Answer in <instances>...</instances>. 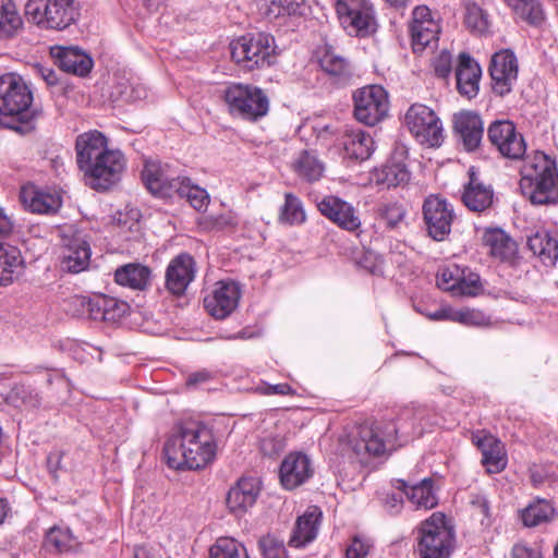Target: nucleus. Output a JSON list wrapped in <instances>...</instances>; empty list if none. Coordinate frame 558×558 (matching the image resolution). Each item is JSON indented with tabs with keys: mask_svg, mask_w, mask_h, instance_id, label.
<instances>
[{
	"mask_svg": "<svg viewBox=\"0 0 558 558\" xmlns=\"http://www.w3.org/2000/svg\"><path fill=\"white\" fill-rule=\"evenodd\" d=\"M439 420L440 416L433 405L404 407L390 417L360 426L357 436L352 440V449L357 456L380 457L421 437L429 428L438 425Z\"/></svg>",
	"mask_w": 558,
	"mask_h": 558,
	"instance_id": "1",
	"label": "nucleus"
},
{
	"mask_svg": "<svg viewBox=\"0 0 558 558\" xmlns=\"http://www.w3.org/2000/svg\"><path fill=\"white\" fill-rule=\"evenodd\" d=\"M217 445L213 430L202 423L180 425L163 445L166 463L173 470H199L214 461Z\"/></svg>",
	"mask_w": 558,
	"mask_h": 558,
	"instance_id": "2",
	"label": "nucleus"
},
{
	"mask_svg": "<svg viewBox=\"0 0 558 558\" xmlns=\"http://www.w3.org/2000/svg\"><path fill=\"white\" fill-rule=\"evenodd\" d=\"M33 94L25 81L14 73L0 75V125L21 135L35 129Z\"/></svg>",
	"mask_w": 558,
	"mask_h": 558,
	"instance_id": "3",
	"label": "nucleus"
},
{
	"mask_svg": "<svg viewBox=\"0 0 558 558\" xmlns=\"http://www.w3.org/2000/svg\"><path fill=\"white\" fill-rule=\"evenodd\" d=\"M520 189L533 205L558 204L556 160L543 151H536L522 167Z\"/></svg>",
	"mask_w": 558,
	"mask_h": 558,
	"instance_id": "4",
	"label": "nucleus"
},
{
	"mask_svg": "<svg viewBox=\"0 0 558 558\" xmlns=\"http://www.w3.org/2000/svg\"><path fill=\"white\" fill-rule=\"evenodd\" d=\"M24 13L41 31L63 32L78 22L81 7L76 0H27Z\"/></svg>",
	"mask_w": 558,
	"mask_h": 558,
	"instance_id": "5",
	"label": "nucleus"
},
{
	"mask_svg": "<svg viewBox=\"0 0 558 558\" xmlns=\"http://www.w3.org/2000/svg\"><path fill=\"white\" fill-rule=\"evenodd\" d=\"M456 546V533L441 512H434L418 527L416 553L420 558H449Z\"/></svg>",
	"mask_w": 558,
	"mask_h": 558,
	"instance_id": "6",
	"label": "nucleus"
},
{
	"mask_svg": "<svg viewBox=\"0 0 558 558\" xmlns=\"http://www.w3.org/2000/svg\"><path fill=\"white\" fill-rule=\"evenodd\" d=\"M228 112L242 120L256 122L269 111V99L265 92L251 84L231 83L222 90Z\"/></svg>",
	"mask_w": 558,
	"mask_h": 558,
	"instance_id": "7",
	"label": "nucleus"
},
{
	"mask_svg": "<svg viewBox=\"0 0 558 558\" xmlns=\"http://www.w3.org/2000/svg\"><path fill=\"white\" fill-rule=\"evenodd\" d=\"M276 48L274 36L267 33L247 34L230 44L232 60L247 71L269 66Z\"/></svg>",
	"mask_w": 558,
	"mask_h": 558,
	"instance_id": "8",
	"label": "nucleus"
},
{
	"mask_svg": "<svg viewBox=\"0 0 558 558\" xmlns=\"http://www.w3.org/2000/svg\"><path fill=\"white\" fill-rule=\"evenodd\" d=\"M336 12L350 36L366 37L376 31L375 11L368 0H337Z\"/></svg>",
	"mask_w": 558,
	"mask_h": 558,
	"instance_id": "9",
	"label": "nucleus"
},
{
	"mask_svg": "<svg viewBox=\"0 0 558 558\" xmlns=\"http://www.w3.org/2000/svg\"><path fill=\"white\" fill-rule=\"evenodd\" d=\"M352 99L353 114L365 125L373 126L388 114V93L380 85L361 87L353 93Z\"/></svg>",
	"mask_w": 558,
	"mask_h": 558,
	"instance_id": "10",
	"label": "nucleus"
},
{
	"mask_svg": "<svg viewBox=\"0 0 558 558\" xmlns=\"http://www.w3.org/2000/svg\"><path fill=\"white\" fill-rule=\"evenodd\" d=\"M405 124L422 145L439 147L444 142L442 123L437 114L425 105H412L405 113Z\"/></svg>",
	"mask_w": 558,
	"mask_h": 558,
	"instance_id": "11",
	"label": "nucleus"
},
{
	"mask_svg": "<svg viewBox=\"0 0 558 558\" xmlns=\"http://www.w3.org/2000/svg\"><path fill=\"white\" fill-rule=\"evenodd\" d=\"M183 172L167 162L145 160L141 179L147 191L158 198H172L183 178Z\"/></svg>",
	"mask_w": 558,
	"mask_h": 558,
	"instance_id": "12",
	"label": "nucleus"
},
{
	"mask_svg": "<svg viewBox=\"0 0 558 558\" xmlns=\"http://www.w3.org/2000/svg\"><path fill=\"white\" fill-rule=\"evenodd\" d=\"M422 211L427 234L434 241H445L457 218L452 204L440 195H429L424 199Z\"/></svg>",
	"mask_w": 558,
	"mask_h": 558,
	"instance_id": "13",
	"label": "nucleus"
},
{
	"mask_svg": "<svg viewBox=\"0 0 558 558\" xmlns=\"http://www.w3.org/2000/svg\"><path fill=\"white\" fill-rule=\"evenodd\" d=\"M125 163L126 161L121 150L112 149L82 172L84 173L86 184L90 189L106 191L120 181Z\"/></svg>",
	"mask_w": 558,
	"mask_h": 558,
	"instance_id": "14",
	"label": "nucleus"
},
{
	"mask_svg": "<svg viewBox=\"0 0 558 558\" xmlns=\"http://www.w3.org/2000/svg\"><path fill=\"white\" fill-rule=\"evenodd\" d=\"M487 138L504 158L520 160L525 156V140L510 120L493 121L487 128Z\"/></svg>",
	"mask_w": 558,
	"mask_h": 558,
	"instance_id": "15",
	"label": "nucleus"
},
{
	"mask_svg": "<svg viewBox=\"0 0 558 558\" xmlns=\"http://www.w3.org/2000/svg\"><path fill=\"white\" fill-rule=\"evenodd\" d=\"M407 157L405 147H396L386 163L371 172V182L379 189L388 190L408 185L411 172L405 162Z\"/></svg>",
	"mask_w": 558,
	"mask_h": 558,
	"instance_id": "16",
	"label": "nucleus"
},
{
	"mask_svg": "<svg viewBox=\"0 0 558 558\" xmlns=\"http://www.w3.org/2000/svg\"><path fill=\"white\" fill-rule=\"evenodd\" d=\"M488 71L494 94L500 97L510 94L517 83L519 73L518 59L514 52L509 49L495 52Z\"/></svg>",
	"mask_w": 558,
	"mask_h": 558,
	"instance_id": "17",
	"label": "nucleus"
},
{
	"mask_svg": "<svg viewBox=\"0 0 558 558\" xmlns=\"http://www.w3.org/2000/svg\"><path fill=\"white\" fill-rule=\"evenodd\" d=\"M440 33L437 14L427 5H417L412 11L410 34L414 52H421L432 44H436Z\"/></svg>",
	"mask_w": 558,
	"mask_h": 558,
	"instance_id": "18",
	"label": "nucleus"
},
{
	"mask_svg": "<svg viewBox=\"0 0 558 558\" xmlns=\"http://www.w3.org/2000/svg\"><path fill=\"white\" fill-rule=\"evenodd\" d=\"M196 277V263L194 257L186 253H180L168 264L165 272V289L175 298L185 294L189 286Z\"/></svg>",
	"mask_w": 558,
	"mask_h": 558,
	"instance_id": "19",
	"label": "nucleus"
},
{
	"mask_svg": "<svg viewBox=\"0 0 558 558\" xmlns=\"http://www.w3.org/2000/svg\"><path fill=\"white\" fill-rule=\"evenodd\" d=\"M318 211L340 229L348 232H357L362 221L359 210L349 202L335 196H324L317 202Z\"/></svg>",
	"mask_w": 558,
	"mask_h": 558,
	"instance_id": "20",
	"label": "nucleus"
},
{
	"mask_svg": "<svg viewBox=\"0 0 558 558\" xmlns=\"http://www.w3.org/2000/svg\"><path fill=\"white\" fill-rule=\"evenodd\" d=\"M241 290L234 281H219L204 298V307L216 319H225L238 307Z\"/></svg>",
	"mask_w": 558,
	"mask_h": 558,
	"instance_id": "21",
	"label": "nucleus"
},
{
	"mask_svg": "<svg viewBox=\"0 0 558 558\" xmlns=\"http://www.w3.org/2000/svg\"><path fill=\"white\" fill-rule=\"evenodd\" d=\"M453 133L459 145L468 153L480 148L484 136V122L474 111H460L453 114Z\"/></svg>",
	"mask_w": 558,
	"mask_h": 558,
	"instance_id": "22",
	"label": "nucleus"
},
{
	"mask_svg": "<svg viewBox=\"0 0 558 558\" xmlns=\"http://www.w3.org/2000/svg\"><path fill=\"white\" fill-rule=\"evenodd\" d=\"M313 475L312 460L301 451L290 452L280 463L279 478L282 487L287 490L305 484Z\"/></svg>",
	"mask_w": 558,
	"mask_h": 558,
	"instance_id": "23",
	"label": "nucleus"
},
{
	"mask_svg": "<svg viewBox=\"0 0 558 558\" xmlns=\"http://www.w3.org/2000/svg\"><path fill=\"white\" fill-rule=\"evenodd\" d=\"M322 70L330 77L332 84L344 87L353 82L355 76L354 65L336 51L330 45H324L317 51Z\"/></svg>",
	"mask_w": 558,
	"mask_h": 558,
	"instance_id": "24",
	"label": "nucleus"
},
{
	"mask_svg": "<svg viewBox=\"0 0 558 558\" xmlns=\"http://www.w3.org/2000/svg\"><path fill=\"white\" fill-rule=\"evenodd\" d=\"M259 482L255 477H241L227 494V507L229 511L240 518L252 508L259 495Z\"/></svg>",
	"mask_w": 558,
	"mask_h": 558,
	"instance_id": "25",
	"label": "nucleus"
},
{
	"mask_svg": "<svg viewBox=\"0 0 558 558\" xmlns=\"http://www.w3.org/2000/svg\"><path fill=\"white\" fill-rule=\"evenodd\" d=\"M110 150L107 147L106 136L99 131H89L78 135L75 142L78 169L83 171L99 158L101 159Z\"/></svg>",
	"mask_w": 558,
	"mask_h": 558,
	"instance_id": "26",
	"label": "nucleus"
},
{
	"mask_svg": "<svg viewBox=\"0 0 558 558\" xmlns=\"http://www.w3.org/2000/svg\"><path fill=\"white\" fill-rule=\"evenodd\" d=\"M482 70L468 53H461L456 68V86L459 94L468 99L475 98L480 92Z\"/></svg>",
	"mask_w": 558,
	"mask_h": 558,
	"instance_id": "27",
	"label": "nucleus"
},
{
	"mask_svg": "<svg viewBox=\"0 0 558 558\" xmlns=\"http://www.w3.org/2000/svg\"><path fill=\"white\" fill-rule=\"evenodd\" d=\"M494 190L478 178L474 167L469 169V182L462 193L463 204L472 211L484 213L493 205Z\"/></svg>",
	"mask_w": 558,
	"mask_h": 558,
	"instance_id": "28",
	"label": "nucleus"
},
{
	"mask_svg": "<svg viewBox=\"0 0 558 558\" xmlns=\"http://www.w3.org/2000/svg\"><path fill=\"white\" fill-rule=\"evenodd\" d=\"M527 247L546 267L558 260V231L542 228L527 236Z\"/></svg>",
	"mask_w": 558,
	"mask_h": 558,
	"instance_id": "29",
	"label": "nucleus"
},
{
	"mask_svg": "<svg viewBox=\"0 0 558 558\" xmlns=\"http://www.w3.org/2000/svg\"><path fill=\"white\" fill-rule=\"evenodd\" d=\"M322 517L323 512L319 507H308L302 515L298 517L289 539V545L301 548L312 543L317 536Z\"/></svg>",
	"mask_w": 558,
	"mask_h": 558,
	"instance_id": "30",
	"label": "nucleus"
},
{
	"mask_svg": "<svg viewBox=\"0 0 558 558\" xmlns=\"http://www.w3.org/2000/svg\"><path fill=\"white\" fill-rule=\"evenodd\" d=\"M90 256L89 243L80 235L73 236L63 247L61 267L68 272L78 274L88 268Z\"/></svg>",
	"mask_w": 558,
	"mask_h": 558,
	"instance_id": "31",
	"label": "nucleus"
},
{
	"mask_svg": "<svg viewBox=\"0 0 558 558\" xmlns=\"http://www.w3.org/2000/svg\"><path fill=\"white\" fill-rule=\"evenodd\" d=\"M433 484L430 477H425L412 485L404 480H396L393 487L403 493L407 499L416 508L432 509L438 502Z\"/></svg>",
	"mask_w": 558,
	"mask_h": 558,
	"instance_id": "32",
	"label": "nucleus"
},
{
	"mask_svg": "<svg viewBox=\"0 0 558 558\" xmlns=\"http://www.w3.org/2000/svg\"><path fill=\"white\" fill-rule=\"evenodd\" d=\"M54 58L62 71L78 76L87 75L94 64L92 57L76 47H59Z\"/></svg>",
	"mask_w": 558,
	"mask_h": 558,
	"instance_id": "33",
	"label": "nucleus"
},
{
	"mask_svg": "<svg viewBox=\"0 0 558 558\" xmlns=\"http://www.w3.org/2000/svg\"><path fill=\"white\" fill-rule=\"evenodd\" d=\"M25 262L19 247L0 243V287L13 283L23 274Z\"/></svg>",
	"mask_w": 558,
	"mask_h": 558,
	"instance_id": "34",
	"label": "nucleus"
},
{
	"mask_svg": "<svg viewBox=\"0 0 558 558\" xmlns=\"http://www.w3.org/2000/svg\"><path fill=\"white\" fill-rule=\"evenodd\" d=\"M373 137L361 129L345 131L343 137L344 156L355 161L367 160L375 150Z\"/></svg>",
	"mask_w": 558,
	"mask_h": 558,
	"instance_id": "35",
	"label": "nucleus"
},
{
	"mask_svg": "<svg viewBox=\"0 0 558 558\" xmlns=\"http://www.w3.org/2000/svg\"><path fill=\"white\" fill-rule=\"evenodd\" d=\"M145 84L134 78L117 76L110 90V99L118 104H134L148 98Z\"/></svg>",
	"mask_w": 558,
	"mask_h": 558,
	"instance_id": "36",
	"label": "nucleus"
},
{
	"mask_svg": "<svg viewBox=\"0 0 558 558\" xmlns=\"http://www.w3.org/2000/svg\"><path fill=\"white\" fill-rule=\"evenodd\" d=\"M22 199L29 211L40 215L56 214L62 205L61 197L57 193L38 189L24 190Z\"/></svg>",
	"mask_w": 558,
	"mask_h": 558,
	"instance_id": "37",
	"label": "nucleus"
},
{
	"mask_svg": "<svg viewBox=\"0 0 558 558\" xmlns=\"http://www.w3.org/2000/svg\"><path fill=\"white\" fill-rule=\"evenodd\" d=\"M483 241L489 248L492 256L501 262L512 263L517 255V243L501 229H488L485 231Z\"/></svg>",
	"mask_w": 558,
	"mask_h": 558,
	"instance_id": "38",
	"label": "nucleus"
},
{
	"mask_svg": "<svg viewBox=\"0 0 558 558\" xmlns=\"http://www.w3.org/2000/svg\"><path fill=\"white\" fill-rule=\"evenodd\" d=\"M151 270L142 264L132 263L116 269L114 280L118 284L133 290H145L149 284Z\"/></svg>",
	"mask_w": 558,
	"mask_h": 558,
	"instance_id": "39",
	"label": "nucleus"
},
{
	"mask_svg": "<svg viewBox=\"0 0 558 558\" xmlns=\"http://www.w3.org/2000/svg\"><path fill=\"white\" fill-rule=\"evenodd\" d=\"M437 286L444 291L454 294L470 293V287L464 275V269L458 265L441 267L437 274Z\"/></svg>",
	"mask_w": 558,
	"mask_h": 558,
	"instance_id": "40",
	"label": "nucleus"
},
{
	"mask_svg": "<svg viewBox=\"0 0 558 558\" xmlns=\"http://www.w3.org/2000/svg\"><path fill=\"white\" fill-rule=\"evenodd\" d=\"M555 507L546 499L536 498L520 512L524 526L534 527L553 520Z\"/></svg>",
	"mask_w": 558,
	"mask_h": 558,
	"instance_id": "41",
	"label": "nucleus"
},
{
	"mask_svg": "<svg viewBox=\"0 0 558 558\" xmlns=\"http://www.w3.org/2000/svg\"><path fill=\"white\" fill-rule=\"evenodd\" d=\"M476 445L482 451V464L488 473H500L506 468L507 460L501 453L499 442L496 439L492 437L478 438Z\"/></svg>",
	"mask_w": 558,
	"mask_h": 558,
	"instance_id": "42",
	"label": "nucleus"
},
{
	"mask_svg": "<svg viewBox=\"0 0 558 558\" xmlns=\"http://www.w3.org/2000/svg\"><path fill=\"white\" fill-rule=\"evenodd\" d=\"M7 402L21 410H36L41 405L40 392L29 385H14L5 398Z\"/></svg>",
	"mask_w": 558,
	"mask_h": 558,
	"instance_id": "43",
	"label": "nucleus"
},
{
	"mask_svg": "<svg viewBox=\"0 0 558 558\" xmlns=\"http://www.w3.org/2000/svg\"><path fill=\"white\" fill-rule=\"evenodd\" d=\"M175 196L185 198L197 211L205 210L210 202L208 192L204 187L194 184L185 174H183L180 185L178 186Z\"/></svg>",
	"mask_w": 558,
	"mask_h": 558,
	"instance_id": "44",
	"label": "nucleus"
},
{
	"mask_svg": "<svg viewBox=\"0 0 558 558\" xmlns=\"http://www.w3.org/2000/svg\"><path fill=\"white\" fill-rule=\"evenodd\" d=\"M513 13L530 25L539 26L545 20L542 3L538 0H505Z\"/></svg>",
	"mask_w": 558,
	"mask_h": 558,
	"instance_id": "45",
	"label": "nucleus"
},
{
	"mask_svg": "<svg viewBox=\"0 0 558 558\" xmlns=\"http://www.w3.org/2000/svg\"><path fill=\"white\" fill-rule=\"evenodd\" d=\"M376 214L379 223L387 230H397L404 222L408 211L402 203L389 201L379 204Z\"/></svg>",
	"mask_w": 558,
	"mask_h": 558,
	"instance_id": "46",
	"label": "nucleus"
},
{
	"mask_svg": "<svg viewBox=\"0 0 558 558\" xmlns=\"http://www.w3.org/2000/svg\"><path fill=\"white\" fill-rule=\"evenodd\" d=\"M23 20L11 0H0V38H9L22 28Z\"/></svg>",
	"mask_w": 558,
	"mask_h": 558,
	"instance_id": "47",
	"label": "nucleus"
},
{
	"mask_svg": "<svg viewBox=\"0 0 558 558\" xmlns=\"http://www.w3.org/2000/svg\"><path fill=\"white\" fill-rule=\"evenodd\" d=\"M489 24V15L481 5L473 1L464 3V25L471 33L483 35L488 32Z\"/></svg>",
	"mask_w": 558,
	"mask_h": 558,
	"instance_id": "48",
	"label": "nucleus"
},
{
	"mask_svg": "<svg viewBox=\"0 0 558 558\" xmlns=\"http://www.w3.org/2000/svg\"><path fill=\"white\" fill-rule=\"evenodd\" d=\"M279 220L286 225L299 226L306 221L303 202L293 193L284 194V203L280 207Z\"/></svg>",
	"mask_w": 558,
	"mask_h": 558,
	"instance_id": "49",
	"label": "nucleus"
},
{
	"mask_svg": "<svg viewBox=\"0 0 558 558\" xmlns=\"http://www.w3.org/2000/svg\"><path fill=\"white\" fill-rule=\"evenodd\" d=\"M294 169L299 177L303 178L308 182L318 181L324 173V165L318 158L306 150L301 153L294 163Z\"/></svg>",
	"mask_w": 558,
	"mask_h": 558,
	"instance_id": "50",
	"label": "nucleus"
},
{
	"mask_svg": "<svg viewBox=\"0 0 558 558\" xmlns=\"http://www.w3.org/2000/svg\"><path fill=\"white\" fill-rule=\"evenodd\" d=\"M209 558H248L243 544L232 537H220L209 548Z\"/></svg>",
	"mask_w": 558,
	"mask_h": 558,
	"instance_id": "51",
	"label": "nucleus"
},
{
	"mask_svg": "<svg viewBox=\"0 0 558 558\" xmlns=\"http://www.w3.org/2000/svg\"><path fill=\"white\" fill-rule=\"evenodd\" d=\"M45 546L64 553L73 547V535L68 526L54 525L48 530L45 537Z\"/></svg>",
	"mask_w": 558,
	"mask_h": 558,
	"instance_id": "52",
	"label": "nucleus"
},
{
	"mask_svg": "<svg viewBox=\"0 0 558 558\" xmlns=\"http://www.w3.org/2000/svg\"><path fill=\"white\" fill-rule=\"evenodd\" d=\"M453 322L468 327H488L492 325L489 316L474 308H454Z\"/></svg>",
	"mask_w": 558,
	"mask_h": 558,
	"instance_id": "53",
	"label": "nucleus"
},
{
	"mask_svg": "<svg viewBox=\"0 0 558 558\" xmlns=\"http://www.w3.org/2000/svg\"><path fill=\"white\" fill-rule=\"evenodd\" d=\"M102 306V311H105V323L108 324L119 323L130 311V305L126 302L109 296H105Z\"/></svg>",
	"mask_w": 558,
	"mask_h": 558,
	"instance_id": "54",
	"label": "nucleus"
},
{
	"mask_svg": "<svg viewBox=\"0 0 558 558\" xmlns=\"http://www.w3.org/2000/svg\"><path fill=\"white\" fill-rule=\"evenodd\" d=\"M473 514L478 515L481 524L483 526H490L493 520H492V511H490V504L489 500L485 495L482 494H475L472 495L471 501H470Z\"/></svg>",
	"mask_w": 558,
	"mask_h": 558,
	"instance_id": "55",
	"label": "nucleus"
},
{
	"mask_svg": "<svg viewBox=\"0 0 558 558\" xmlns=\"http://www.w3.org/2000/svg\"><path fill=\"white\" fill-rule=\"evenodd\" d=\"M357 265L374 276L384 275V259L373 251H364L357 259Z\"/></svg>",
	"mask_w": 558,
	"mask_h": 558,
	"instance_id": "56",
	"label": "nucleus"
},
{
	"mask_svg": "<svg viewBox=\"0 0 558 558\" xmlns=\"http://www.w3.org/2000/svg\"><path fill=\"white\" fill-rule=\"evenodd\" d=\"M304 7V0H271L270 11L276 15H301Z\"/></svg>",
	"mask_w": 558,
	"mask_h": 558,
	"instance_id": "57",
	"label": "nucleus"
},
{
	"mask_svg": "<svg viewBox=\"0 0 558 558\" xmlns=\"http://www.w3.org/2000/svg\"><path fill=\"white\" fill-rule=\"evenodd\" d=\"M259 546L264 558H287V549L282 542L267 536L260 539Z\"/></svg>",
	"mask_w": 558,
	"mask_h": 558,
	"instance_id": "58",
	"label": "nucleus"
},
{
	"mask_svg": "<svg viewBox=\"0 0 558 558\" xmlns=\"http://www.w3.org/2000/svg\"><path fill=\"white\" fill-rule=\"evenodd\" d=\"M369 549L371 544L368 541L354 536L345 549L344 558H366Z\"/></svg>",
	"mask_w": 558,
	"mask_h": 558,
	"instance_id": "59",
	"label": "nucleus"
},
{
	"mask_svg": "<svg viewBox=\"0 0 558 558\" xmlns=\"http://www.w3.org/2000/svg\"><path fill=\"white\" fill-rule=\"evenodd\" d=\"M90 298L84 295H74L68 302L66 312L73 317L83 318L86 316Z\"/></svg>",
	"mask_w": 558,
	"mask_h": 558,
	"instance_id": "60",
	"label": "nucleus"
},
{
	"mask_svg": "<svg viewBox=\"0 0 558 558\" xmlns=\"http://www.w3.org/2000/svg\"><path fill=\"white\" fill-rule=\"evenodd\" d=\"M102 302H105V295L90 298L88 308L86 310V316L84 319L94 322H105V311H102Z\"/></svg>",
	"mask_w": 558,
	"mask_h": 558,
	"instance_id": "61",
	"label": "nucleus"
},
{
	"mask_svg": "<svg viewBox=\"0 0 558 558\" xmlns=\"http://www.w3.org/2000/svg\"><path fill=\"white\" fill-rule=\"evenodd\" d=\"M119 235L125 240L131 241L136 239L141 233V223L137 219H132L130 225L126 221L122 222L120 219L118 221Z\"/></svg>",
	"mask_w": 558,
	"mask_h": 558,
	"instance_id": "62",
	"label": "nucleus"
},
{
	"mask_svg": "<svg viewBox=\"0 0 558 558\" xmlns=\"http://www.w3.org/2000/svg\"><path fill=\"white\" fill-rule=\"evenodd\" d=\"M452 57L448 51H442L435 60L434 70L437 76L447 77L451 72Z\"/></svg>",
	"mask_w": 558,
	"mask_h": 558,
	"instance_id": "63",
	"label": "nucleus"
},
{
	"mask_svg": "<svg viewBox=\"0 0 558 558\" xmlns=\"http://www.w3.org/2000/svg\"><path fill=\"white\" fill-rule=\"evenodd\" d=\"M512 558H543L538 547L529 546L526 544H515L511 553Z\"/></svg>",
	"mask_w": 558,
	"mask_h": 558,
	"instance_id": "64",
	"label": "nucleus"
}]
</instances>
